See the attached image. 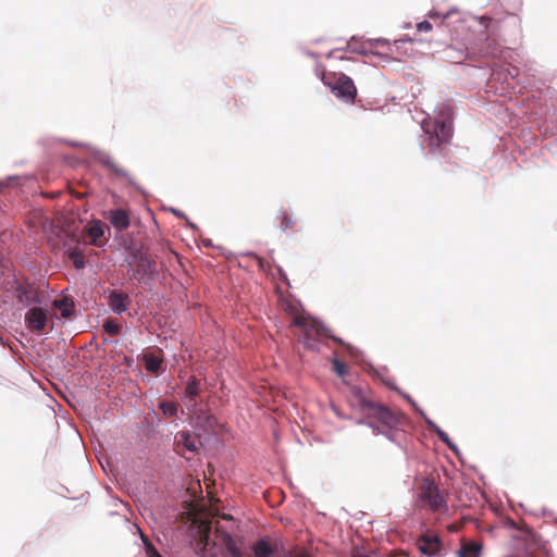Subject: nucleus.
I'll list each match as a JSON object with an SVG mask.
<instances>
[{"mask_svg": "<svg viewBox=\"0 0 557 557\" xmlns=\"http://www.w3.org/2000/svg\"><path fill=\"white\" fill-rule=\"evenodd\" d=\"M191 533L198 537V547L202 552L210 550L213 547L225 548L231 557H246L243 539L233 536L226 532L220 524H190Z\"/></svg>", "mask_w": 557, "mask_h": 557, "instance_id": "f257e3e1", "label": "nucleus"}, {"mask_svg": "<svg viewBox=\"0 0 557 557\" xmlns=\"http://www.w3.org/2000/svg\"><path fill=\"white\" fill-rule=\"evenodd\" d=\"M424 132L429 135L430 146L438 148L449 141L453 135V108L449 104H442L433 122L424 121Z\"/></svg>", "mask_w": 557, "mask_h": 557, "instance_id": "f03ea898", "label": "nucleus"}, {"mask_svg": "<svg viewBox=\"0 0 557 557\" xmlns=\"http://www.w3.org/2000/svg\"><path fill=\"white\" fill-rule=\"evenodd\" d=\"M321 79L337 98L348 103L355 102L357 88L349 76L344 73L323 72Z\"/></svg>", "mask_w": 557, "mask_h": 557, "instance_id": "7ed1b4c3", "label": "nucleus"}, {"mask_svg": "<svg viewBox=\"0 0 557 557\" xmlns=\"http://www.w3.org/2000/svg\"><path fill=\"white\" fill-rule=\"evenodd\" d=\"M293 323L300 329L299 341L310 349H318V342L327 336L323 325L302 313L295 314Z\"/></svg>", "mask_w": 557, "mask_h": 557, "instance_id": "20e7f679", "label": "nucleus"}, {"mask_svg": "<svg viewBox=\"0 0 557 557\" xmlns=\"http://www.w3.org/2000/svg\"><path fill=\"white\" fill-rule=\"evenodd\" d=\"M187 513L190 516L189 522H212L213 518H221L223 520H234L231 515L221 513L218 500H205L203 498L190 503L187 508Z\"/></svg>", "mask_w": 557, "mask_h": 557, "instance_id": "39448f33", "label": "nucleus"}, {"mask_svg": "<svg viewBox=\"0 0 557 557\" xmlns=\"http://www.w3.org/2000/svg\"><path fill=\"white\" fill-rule=\"evenodd\" d=\"M373 411V417L377 421V425L373 422H369V425L373 428L377 433L384 434L392 438L391 432L397 429L401 423L403 417L384 406L369 405Z\"/></svg>", "mask_w": 557, "mask_h": 557, "instance_id": "423d86ee", "label": "nucleus"}, {"mask_svg": "<svg viewBox=\"0 0 557 557\" xmlns=\"http://www.w3.org/2000/svg\"><path fill=\"white\" fill-rule=\"evenodd\" d=\"M419 499L422 507L434 512H444L447 510V503L444 494L438 486L430 480H424L420 486Z\"/></svg>", "mask_w": 557, "mask_h": 557, "instance_id": "0eeeda50", "label": "nucleus"}, {"mask_svg": "<svg viewBox=\"0 0 557 557\" xmlns=\"http://www.w3.org/2000/svg\"><path fill=\"white\" fill-rule=\"evenodd\" d=\"M133 271V278L141 282L154 272V262L143 251H135L128 261Z\"/></svg>", "mask_w": 557, "mask_h": 557, "instance_id": "6e6552de", "label": "nucleus"}, {"mask_svg": "<svg viewBox=\"0 0 557 557\" xmlns=\"http://www.w3.org/2000/svg\"><path fill=\"white\" fill-rule=\"evenodd\" d=\"M510 530V536L517 541L524 542L527 547L539 545V535L528 524H505Z\"/></svg>", "mask_w": 557, "mask_h": 557, "instance_id": "1a4fd4ad", "label": "nucleus"}, {"mask_svg": "<svg viewBox=\"0 0 557 557\" xmlns=\"http://www.w3.org/2000/svg\"><path fill=\"white\" fill-rule=\"evenodd\" d=\"M418 547L428 557L435 556L442 547L441 539L433 532H425L418 540Z\"/></svg>", "mask_w": 557, "mask_h": 557, "instance_id": "9d476101", "label": "nucleus"}, {"mask_svg": "<svg viewBox=\"0 0 557 557\" xmlns=\"http://www.w3.org/2000/svg\"><path fill=\"white\" fill-rule=\"evenodd\" d=\"M47 311L39 307L29 309L25 314V323L33 332H41L46 327Z\"/></svg>", "mask_w": 557, "mask_h": 557, "instance_id": "9b49d317", "label": "nucleus"}, {"mask_svg": "<svg viewBox=\"0 0 557 557\" xmlns=\"http://www.w3.org/2000/svg\"><path fill=\"white\" fill-rule=\"evenodd\" d=\"M104 218L119 231H124L131 225L129 212L124 209L109 210Z\"/></svg>", "mask_w": 557, "mask_h": 557, "instance_id": "f8f14e48", "label": "nucleus"}, {"mask_svg": "<svg viewBox=\"0 0 557 557\" xmlns=\"http://www.w3.org/2000/svg\"><path fill=\"white\" fill-rule=\"evenodd\" d=\"M90 244L96 247H102L108 238L104 236V226L101 221L92 222L86 230Z\"/></svg>", "mask_w": 557, "mask_h": 557, "instance_id": "ddd939ff", "label": "nucleus"}, {"mask_svg": "<svg viewBox=\"0 0 557 557\" xmlns=\"http://www.w3.org/2000/svg\"><path fill=\"white\" fill-rule=\"evenodd\" d=\"M128 295L119 293L116 290L111 292L109 296V306L115 313H122L127 309Z\"/></svg>", "mask_w": 557, "mask_h": 557, "instance_id": "4468645a", "label": "nucleus"}, {"mask_svg": "<svg viewBox=\"0 0 557 557\" xmlns=\"http://www.w3.org/2000/svg\"><path fill=\"white\" fill-rule=\"evenodd\" d=\"M16 293L18 300L27 306L33 302H39L38 293L32 285H20L16 288Z\"/></svg>", "mask_w": 557, "mask_h": 557, "instance_id": "2eb2a0df", "label": "nucleus"}, {"mask_svg": "<svg viewBox=\"0 0 557 557\" xmlns=\"http://www.w3.org/2000/svg\"><path fill=\"white\" fill-rule=\"evenodd\" d=\"M197 437L190 435L188 432L181 431L175 435V443L178 448H183L188 451L197 450Z\"/></svg>", "mask_w": 557, "mask_h": 557, "instance_id": "dca6fc26", "label": "nucleus"}, {"mask_svg": "<svg viewBox=\"0 0 557 557\" xmlns=\"http://www.w3.org/2000/svg\"><path fill=\"white\" fill-rule=\"evenodd\" d=\"M53 307L61 311V315L63 318H71L74 312V302L69 297H62L54 299L52 302Z\"/></svg>", "mask_w": 557, "mask_h": 557, "instance_id": "f3484780", "label": "nucleus"}, {"mask_svg": "<svg viewBox=\"0 0 557 557\" xmlns=\"http://www.w3.org/2000/svg\"><path fill=\"white\" fill-rule=\"evenodd\" d=\"M482 546L474 541H462L459 557H479Z\"/></svg>", "mask_w": 557, "mask_h": 557, "instance_id": "a211bd4d", "label": "nucleus"}, {"mask_svg": "<svg viewBox=\"0 0 557 557\" xmlns=\"http://www.w3.org/2000/svg\"><path fill=\"white\" fill-rule=\"evenodd\" d=\"M252 549L256 557H270L274 552V548L271 545V543L264 539L258 541L252 546Z\"/></svg>", "mask_w": 557, "mask_h": 557, "instance_id": "6ab92c4d", "label": "nucleus"}, {"mask_svg": "<svg viewBox=\"0 0 557 557\" xmlns=\"http://www.w3.org/2000/svg\"><path fill=\"white\" fill-rule=\"evenodd\" d=\"M200 394V381L191 376L187 382L185 395L189 401H195L196 397Z\"/></svg>", "mask_w": 557, "mask_h": 557, "instance_id": "aec40b11", "label": "nucleus"}, {"mask_svg": "<svg viewBox=\"0 0 557 557\" xmlns=\"http://www.w3.org/2000/svg\"><path fill=\"white\" fill-rule=\"evenodd\" d=\"M102 327L108 335L116 336L120 334L122 325L116 320L107 319L103 321Z\"/></svg>", "mask_w": 557, "mask_h": 557, "instance_id": "412c9836", "label": "nucleus"}, {"mask_svg": "<svg viewBox=\"0 0 557 557\" xmlns=\"http://www.w3.org/2000/svg\"><path fill=\"white\" fill-rule=\"evenodd\" d=\"M296 225L295 219L287 211H282L280 216V228L283 232L293 230Z\"/></svg>", "mask_w": 557, "mask_h": 557, "instance_id": "4be33fe9", "label": "nucleus"}, {"mask_svg": "<svg viewBox=\"0 0 557 557\" xmlns=\"http://www.w3.org/2000/svg\"><path fill=\"white\" fill-rule=\"evenodd\" d=\"M162 360L156 356H145V366L147 371L157 373L161 369Z\"/></svg>", "mask_w": 557, "mask_h": 557, "instance_id": "5701e85b", "label": "nucleus"}, {"mask_svg": "<svg viewBox=\"0 0 557 557\" xmlns=\"http://www.w3.org/2000/svg\"><path fill=\"white\" fill-rule=\"evenodd\" d=\"M69 258L76 269H83L85 267L84 253L78 248L71 250Z\"/></svg>", "mask_w": 557, "mask_h": 557, "instance_id": "b1692460", "label": "nucleus"}, {"mask_svg": "<svg viewBox=\"0 0 557 557\" xmlns=\"http://www.w3.org/2000/svg\"><path fill=\"white\" fill-rule=\"evenodd\" d=\"M159 408L164 416L175 417L177 414V405L173 401L162 400L159 403Z\"/></svg>", "mask_w": 557, "mask_h": 557, "instance_id": "393cba45", "label": "nucleus"}, {"mask_svg": "<svg viewBox=\"0 0 557 557\" xmlns=\"http://www.w3.org/2000/svg\"><path fill=\"white\" fill-rule=\"evenodd\" d=\"M134 527L140 532L141 539H143L144 543L146 544L147 555L149 557H161V555L158 553V550L154 548V546L148 542L147 537L144 535V533L139 529L138 524H134Z\"/></svg>", "mask_w": 557, "mask_h": 557, "instance_id": "a878e982", "label": "nucleus"}, {"mask_svg": "<svg viewBox=\"0 0 557 557\" xmlns=\"http://www.w3.org/2000/svg\"><path fill=\"white\" fill-rule=\"evenodd\" d=\"M333 371L339 376L344 377L347 373V366L343 361H339L338 359H334L332 362Z\"/></svg>", "mask_w": 557, "mask_h": 557, "instance_id": "bb28decb", "label": "nucleus"}, {"mask_svg": "<svg viewBox=\"0 0 557 557\" xmlns=\"http://www.w3.org/2000/svg\"><path fill=\"white\" fill-rule=\"evenodd\" d=\"M432 29V24L428 21H423L417 24V30L420 33H426Z\"/></svg>", "mask_w": 557, "mask_h": 557, "instance_id": "cd10ccee", "label": "nucleus"}, {"mask_svg": "<svg viewBox=\"0 0 557 557\" xmlns=\"http://www.w3.org/2000/svg\"><path fill=\"white\" fill-rule=\"evenodd\" d=\"M437 435L438 437L446 444H448L449 446H451L450 444V441H449V437L448 435L444 432V431H441V430H437Z\"/></svg>", "mask_w": 557, "mask_h": 557, "instance_id": "c85d7f7f", "label": "nucleus"}, {"mask_svg": "<svg viewBox=\"0 0 557 557\" xmlns=\"http://www.w3.org/2000/svg\"><path fill=\"white\" fill-rule=\"evenodd\" d=\"M251 256L257 259L259 268L263 270L264 269V260L262 258L256 256L255 253H252Z\"/></svg>", "mask_w": 557, "mask_h": 557, "instance_id": "c756f323", "label": "nucleus"}, {"mask_svg": "<svg viewBox=\"0 0 557 557\" xmlns=\"http://www.w3.org/2000/svg\"><path fill=\"white\" fill-rule=\"evenodd\" d=\"M459 525H460V524H456V523L448 524V530H449L450 532H458V531H459Z\"/></svg>", "mask_w": 557, "mask_h": 557, "instance_id": "7c9ffc66", "label": "nucleus"}, {"mask_svg": "<svg viewBox=\"0 0 557 557\" xmlns=\"http://www.w3.org/2000/svg\"><path fill=\"white\" fill-rule=\"evenodd\" d=\"M524 557H535V555H533V554H528V555H525Z\"/></svg>", "mask_w": 557, "mask_h": 557, "instance_id": "2f4dec72", "label": "nucleus"}, {"mask_svg": "<svg viewBox=\"0 0 557 557\" xmlns=\"http://www.w3.org/2000/svg\"><path fill=\"white\" fill-rule=\"evenodd\" d=\"M355 557H369L367 555H359V556H355Z\"/></svg>", "mask_w": 557, "mask_h": 557, "instance_id": "473e14b6", "label": "nucleus"}, {"mask_svg": "<svg viewBox=\"0 0 557 557\" xmlns=\"http://www.w3.org/2000/svg\"><path fill=\"white\" fill-rule=\"evenodd\" d=\"M297 557H309L308 555H299Z\"/></svg>", "mask_w": 557, "mask_h": 557, "instance_id": "72a5a7b5", "label": "nucleus"}]
</instances>
